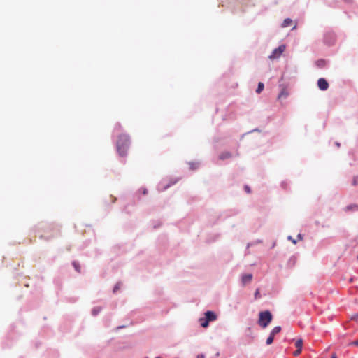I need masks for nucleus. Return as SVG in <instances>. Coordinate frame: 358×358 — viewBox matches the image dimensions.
I'll use <instances>...</instances> for the list:
<instances>
[{"label": "nucleus", "mask_w": 358, "mask_h": 358, "mask_svg": "<svg viewBox=\"0 0 358 358\" xmlns=\"http://www.w3.org/2000/svg\"><path fill=\"white\" fill-rule=\"evenodd\" d=\"M129 145V138L122 134L118 137L117 141V150L120 156H124Z\"/></svg>", "instance_id": "f257e3e1"}, {"label": "nucleus", "mask_w": 358, "mask_h": 358, "mask_svg": "<svg viewBox=\"0 0 358 358\" xmlns=\"http://www.w3.org/2000/svg\"><path fill=\"white\" fill-rule=\"evenodd\" d=\"M273 316L270 311L265 310L259 314L258 324L263 329H265L272 321Z\"/></svg>", "instance_id": "f03ea898"}, {"label": "nucleus", "mask_w": 358, "mask_h": 358, "mask_svg": "<svg viewBox=\"0 0 358 358\" xmlns=\"http://www.w3.org/2000/svg\"><path fill=\"white\" fill-rule=\"evenodd\" d=\"M285 45H280L278 48L273 50L271 55L269 56V58L271 59H277V58L280 57V55L282 54V52L285 51Z\"/></svg>", "instance_id": "7ed1b4c3"}, {"label": "nucleus", "mask_w": 358, "mask_h": 358, "mask_svg": "<svg viewBox=\"0 0 358 358\" xmlns=\"http://www.w3.org/2000/svg\"><path fill=\"white\" fill-rule=\"evenodd\" d=\"M317 85L321 90H326L329 87V83L324 78H320L317 81Z\"/></svg>", "instance_id": "20e7f679"}, {"label": "nucleus", "mask_w": 358, "mask_h": 358, "mask_svg": "<svg viewBox=\"0 0 358 358\" xmlns=\"http://www.w3.org/2000/svg\"><path fill=\"white\" fill-rule=\"evenodd\" d=\"M205 318L210 322L215 321L217 319V315L214 312L209 310L205 313Z\"/></svg>", "instance_id": "39448f33"}, {"label": "nucleus", "mask_w": 358, "mask_h": 358, "mask_svg": "<svg viewBox=\"0 0 358 358\" xmlns=\"http://www.w3.org/2000/svg\"><path fill=\"white\" fill-rule=\"evenodd\" d=\"M252 275L250 273L245 274L241 278V282L243 286L250 283L252 281Z\"/></svg>", "instance_id": "423d86ee"}, {"label": "nucleus", "mask_w": 358, "mask_h": 358, "mask_svg": "<svg viewBox=\"0 0 358 358\" xmlns=\"http://www.w3.org/2000/svg\"><path fill=\"white\" fill-rule=\"evenodd\" d=\"M199 322H200V324H201V326L203 328H206L208 327V324H209V322L207 321V320L204 317V318H200L199 319Z\"/></svg>", "instance_id": "0eeeda50"}, {"label": "nucleus", "mask_w": 358, "mask_h": 358, "mask_svg": "<svg viewBox=\"0 0 358 358\" xmlns=\"http://www.w3.org/2000/svg\"><path fill=\"white\" fill-rule=\"evenodd\" d=\"M292 24V20L290 18H287L283 21V22L282 24V27H287L290 26Z\"/></svg>", "instance_id": "6e6552de"}, {"label": "nucleus", "mask_w": 358, "mask_h": 358, "mask_svg": "<svg viewBox=\"0 0 358 358\" xmlns=\"http://www.w3.org/2000/svg\"><path fill=\"white\" fill-rule=\"evenodd\" d=\"M281 331V327L280 326L275 327L272 331H271V334L275 336V334H278Z\"/></svg>", "instance_id": "1a4fd4ad"}, {"label": "nucleus", "mask_w": 358, "mask_h": 358, "mask_svg": "<svg viewBox=\"0 0 358 358\" xmlns=\"http://www.w3.org/2000/svg\"><path fill=\"white\" fill-rule=\"evenodd\" d=\"M345 210L346 211H349V210H358V205H357V204L350 205V206L346 207Z\"/></svg>", "instance_id": "9d476101"}, {"label": "nucleus", "mask_w": 358, "mask_h": 358, "mask_svg": "<svg viewBox=\"0 0 358 358\" xmlns=\"http://www.w3.org/2000/svg\"><path fill=\"white\" fill-rule=\"evenodd\" d=\"M288 96V93L285 90H282L278 95V99H285Z\"/></svg>", "instance_id": "9b49d317"}, {"label": "nucleus", "mask_w": 358, "mask_h": 358, "mask_svg": "<svg viewBox=\"0 0 358 358\" xmlns=\"http://www.w3.org/2000/svg\"><path fill=\"white\" fill-rule=\"evenodd\" d=\"M264 88V83L259 82V84H258V87H257V88L256 90V92L258 93V94L261 93L263 91Z\"/></svg>", "instance_id": "f8f14e48"}, {"label": "nucleus", "mask_w": 358, "mask_h": 358, "mask_svg": "<svg viewBox=\"0 0 358 358\" xmlns=\"http://www.w3.org/2000/svg\"><path fill=\"white\" fill-rule=\"evenodd\" d=\"M295 346L296 347V348L298 349H300V350H302V347H303V340L302 339H298L296 343H295Z\"/></svg>", "instance_id": "ddd939ff"}, {"label": "nucleus", "mask_w": 358, "mask_h": 358, "mask_svg": "<svg viewBox=\"0 0 358 358\" xmlns=\"http://www.w3.org/2000/svg\"><path fill=\"white\" fill-rule=\"evenodd\" d=\"M229 157H231V154L229 152L222 153L220 156V159H225Z\"/></svg>", "instance_id": "4468645a"}, {"label": "nucleus", "mask_w": 358, "mask_h": 358, "mask_svg": "<svg viewBox=\"0 0 358 358\" xmlns=\"http://www.w3.org/2000/svg\"><path fill=\"white\" fill-rule=\"evenodd\" d=\"M274 336L270 334L268 338L266 339V344L271 345L273 342Z\"/></svg>", "instance_id": "2eb2a0df"}, {"label": "nucleus", "mask_w": 358, "mask_h": 358, "mask_svg": "<svg viewBox=\"0 0 358 358\" xmlns=\"http://www.w3.org/2000/svg\"><path fill=\"white\" fill-rule=\"evenodd\" d=\"M73 267L75 268V269L78 271V272H80V266L79 265V264L76 262H73Z\"/></svg>", "instance_id": "dca6fc26"}, {"label": "nucleus", "mask_w": 358, "mask_h": 358, "mask_svg": "<svg viewBox=\"0 0 358 358\" xmlns=\"http://www.w3.org/2000/svg\"><path fill=\"white\" fill-rule=\"evenodd\" d=\"M301 350H300V349H298V348H297V349H296V350H295V351L294 352L293 355H294V356H298L299 355H300V354H301Z\"/></svg>", "instance_id": "f3484780"}, {"label": "nucleus", "mask_w": 358, "mask_h": 358, "mask_svg": "<svg viewBox=\"0 0 358 358\" xmlns=\"http://www.w3.org/2000/svg\"><path fill=\"white\" fill-rule=\"evenodd\" d=\"M357 183H358V177L357 176L354 177L353 180H352V185H357Z\"/></svg>", "instance_id": "a211bd4d"}, {"label": "nucleus", "mask_w": 358, "mask_h": 358, "mask_svg": "<svg viewBox=\"0 0 358 358\" xmlns=\"http://www.w3.org/2000/svg\"><path fill=\"white\" fill-rule=\"evenodd\" d=\"M259 297V289H257L255 293V298L257 299Z\"/></svg>", "instance_id": "6ab92c4d"}, {"label": "nucleus", "mask_w": 358, "mask_h": 358, "mask_svg": "<svg viewBox=\"0 0 358 358\" xmlns=\"http://www.w3.org/2000/svg\"><path fill=\"white\" fill-rule=\"evenodd\" d=\"M120 287V284H117L115 287H114V289H113V292H115Z\"/></svg>", "instance_id": "aec40b11"}, {"label": "nucleus", "mask_w": 358, "mask_h": 358, "mask_svg": "<svg viewBox=\"0 0 358 358\" xmlns=\"http://www.w3.org/2000/svg\"><path fill=\"white\" fill-rule=\"evenodd\" d=\"M245 190L247 192V193H250V189L248 186H245Z\"/></svg>", "instance_id": "412c9836"}, {"label": "nucleus", "mask_w": 358, "mask_h": 358, "mask_svg": "<svg viewBox=\"0 0 358 358\" xmlns=\"http://www.w3.org/2000/svg\"><path fill=\"white\" fill-rule=\"evenodd\" d=\"M142 193L143 194H146L148 193V190L145 188L142 189Z\"/></svg>", "instance_id": "4be33fe9"}, {"label": "nucleus", "mask_w": 358, "mask_h": 358, "mask_svg": "<svg viewBox=\"0 0 358 358\" xmlns=\"http://www.w3.org/2000/svg\"><path fill=\"white\" fill-rule=\"evenodd\" d=\"M353 345H358V340H356L353 343H352Z\"/></svg>", "instance_id": "5701e85b"}, {"label": "nucleus", "mask_w": 358, "mask_h": 358, "mask_svg": "<svg viewBox=\"0 0 358 358\" xmlns=\"http://www.w3.org/2000/svg\"><path fill=\"white\" fill-rule=\"evenodd\" d=\"M204 357H205L203 355H199L196 358H204Z\"/></svg>", "instance_id": "b1692460"}, {"label": "nucleus", "mask_w": 358, "mask_h": 358, "mask_svg": "<svg viewBox=\"0 0 358 358\" xmlns=\"http://www.w3.org/2000/svg\"><path fill=\"white\" fill-rule=\"evenodd\" d=\"M298 238H299L300 240H301V239H302V236H301V234H299V235H298Z\"/></svg>", "instance_id": "393cba45"}, {"label": "nucleus", "mask_w": 358, "mask_h": 358, "mask_svg": "<svg viewBox=\"0 0 358 358\" xmlns=\"http://www.w3.org/2000/svg\"><path fill=\"white\" fill-rule=\"evenodd\" d=\"M331 358H336V354H333L332 356H331Z\"/></svg>", "instance_id": "a878e982"}, {"label": "nucleus", "mask_w": 358, "mask_h": 358, "mask_svg": "<svg viewBox=\"0 0 358 358\" xmlns=\"http://www.w3.org/2000/svg\"><path fill=\"white\" fill-rule=\"evenodd\" d=\"M291 240H292V241L293 242V243H294V244H296V240H294V239H291Z\"/></svg>", "instance_id": "bb28decb"}, {"label": "nucleus", "mask_w": 358, "mask_h": 358, "mask_svg": "<svg viewBox=\"0 0 358 358\" xmlns=\"http://www.w3.org/2000/svg\"><path fill=\"white\" fill-rule=\"evenodd\" d=\"M97 313V311H95V310H93V314L96 315Z\"/></svg>", "instance_id": "cd10ccee"}, {"label": "nucleus", "mask_w": 358, "mask_h": 358, "mask_svg": "<svg viewBox=\"0 0 358 358\" xmlns=\"http://www.w3.org/2000/svg\"><path fill=\"white\" fill-rule=\"evenodd\" d=\"M169 185L164 186L163 189H166Z\"/></svg>", "instance_id": "c85d7f7f"}, {"label": "nucleus", "mask_w": 358, "mask_h": 358, "mask_svg": "<svg viewBox=\"0 0 358 358\" xmlns=\"http://www.w3.org/2000/svg\"><path fill=\"white\" fill-rule=\"evenodd\" d=\"M155 358H161L160 357H156Z\"/></svg>", "instance_id": "c756f323"}, {"label": "nucleus", "mask_w": 358, "mask_h": 358, "mask_svg": "<svg viewBox=\"0 0 358 358\" xmlns=\"http://www.w3.org/2000/svg\"><path fill=\"white\" fill-rule=\"evenodd\" d=\"M357 259H358V255H357Z\"/></svg>", "instance_id": "7c9ffc66"}]
</instances>
